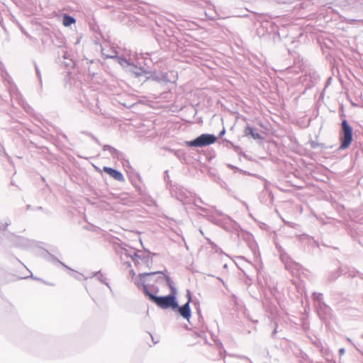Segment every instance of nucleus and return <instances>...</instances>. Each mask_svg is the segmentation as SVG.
I'll return each instance as SVG.
<instances>
[{"instance_id": "21", "label": "nucleus", "mask_w": 363, "mask_h": 363, "mask_svg": "<svg viewBox=\"0 0 363 363\" xmlns=\"http://www.w3.org/2000/svg\"><path fill=\"white\" fill-rule=\"evenodd\" d=\"M345 349H344V348H341V349H340V350H339V354H340V355H342V354H345Z\"/></svg>"}, {"instance_id": "23", "label": "nucleus", "mask_w": 363, "mask_h": 363, "mask_svg": "<svg viewBox=\"0 0 363 363\" xmlns=\"http://www.w3.org/2000/svg\"><path fill=\"white\" fill-rule=\"evenodd\" d=\"M347 340L349 342H350V343L353 344L350 338L347 337Z\"/></svg>"}, {"instance_id": "11", "label": "nucleus", "mask_w": 363, "mask_h": 363, "mask_svg": "<svg viewBox=\"0 0 363 363\" xmlns=\"http://www.w3.org/2000/svg\"><path fill=\"white\" fill-rule=\"evenodd\" d=\"M104 151L108 150L113 157L119 158L121 153L116 149L109 145H104L103 147Z\"/></svg>"}, {"instance_id": "28", "label": "nucleus", "mask_w": 363, "mask_h": 363, "mask_svg": "<svg viewBox=\"0 0 363 363\" xmlns=\"http://www.w3.org/2000/svg\"><path fill=\"white\" fill-rule=\"evenodd\" d=\"M330 363H336L335 362H331Z\"/></svg>"}, {"instance_id": "15", "label": "nucleus", "mask_w": 363, "mask_h": 363, "mask_svg": "<svg viewBox=\"0 0 363 363\" xmlns=\"http://www.w3.org/2000/svg\"><path fill=\"white\" fill-rule=\"evenodd\" d=\"M322 294H317V293H314L313 294V298L315 301H318V302H320L321 300H322Z\"/></svg>"}, {"instance_id": "24", "label": "nucleus", "mask_w": 363, "mask_h": 363, "mask_svg": "<svg viewBox=\"0 0 363 363\" xmlns=\"http://www.w3.org/2000/svg\"><path fill=\"white\" fill-rule=\"evenodd\" d=\"M60 263L61 264H62L63 266H65V267L68 268V267H67V265L64 264H63V263H62L61 262H60Z\"/></svg>"}, {"instance_id": "17", "label": "nucleus", "mask_w": 363, "mask_h": 363, "mask_svg": "<svg viewBox=\"0 0 363 363\" xmlns=\"http://www.w3.org/2000/svg\"><path fill=\"white\" fill-rule=\"evenodd\" d=\"M133 72H134L135 74V75H137V76H140L143 73H145V71L143 68H140V69H138V71H133Z\"/></svg>"}, {"instance_id": "22", "label": "nucleus", "mask_w": 363, "mask_h": 363, "mask_svg": "<svg viewBox=\"0 0 363 363\" xmlns=\"http://www.w3.org/2000/svg\"><path fill=\"white\" fill-rule=\"evenodd\" d=\"M36 72H37V74L38 75V77H40L39 70L37 67H36Z\"/></svg>"}, {"instance_id": "18", "label": "nucleus", "mask_w": 363, "mask_h": 363, "mask_svg": "<svg viewBox=\"0 0 363 363\" xmlns=\"http://www.w3.org/2000/svg\"><path fill=\"white\" fill-rule=\"evenodd\" d=\"M186 298H187V302L186 303H189V304L190 303L191 301V291L190 290H186Z\"/></svg>"}, {"instance_id": "3", "label": "nucleus", "mask_w": 363, "mask_h": 363, "mask_svg": "<svg viewBox=\"0 0 363 363\" xmlns=\"http://www.w3.org/2000/svg\"><path fill=\"white\" fill-rule=\"evenodd\" d=\"M342 135L341 137V145L340 149L344 150L347 148L351 142L352 141V128L349 125L346 120H344L342 122Z\"/></svg>"}, {"instance_id": "5", "label": "nucleus", "mask_w": 363, "mask_h": 363, "mask_svg": "<svg viewBox=\"0 0 363 363\" xmlns=\"http://www.w3.org/2000/svg\"><path fill=\"white\" fill-rule=\"evenodd\" d=\"M172 310L177 311L183 318L189 320L191 315V311L189 303H186L182 306H179L177 303V307L173 308Z\"/></svg>"}, {"instance_id": "26", "label": "nucleus", "mask_w": 363, "mask_h": 363, "mask_svg": "<svg viewBox=\"0 0 363 363\" xmlns=\"http://www.w3.org/2000/svg\"><path fill=\"white\" fill-rule=\"evenodd\" d=\"M131 274H133V275L135 274L133 270H131Z\"/></svg>"}, {"instance_id": "13", "label": "nucleus", "mask_w": 363, "mask_h": 363, "mask_svg": "<svg viewBox=\"0 0 363 363\" xmlns=\"http://www.w3.org/2000/svg\"><path fill=\"white\" fill-rule=\"evenodd\" d=\"M118 61L123 67L131 65L130 62L125 58L118 57Z\"/></svg>"}, {"instance_id": "20", "label": "nucleus", "mask_w": 363, "mask_h": 363, "mask_svg": "<svg viewBox=\"0 0 363 363\" xmlns=\"http://www.w3.org/2000/svg\"><path fill=\"white\" fill-rule=\"evenodd\" d=\"M102 53H103V55H104V56H106V57H108H108H109V58H113V57H115V55H111L106 54V53L104 52V49H102Z\"/></svg>"}, {"instance_id": "27", "label": "nucleus", "mask_w": 363, "mask_h": 363, "mask_svg": "<svg viewBox=\"0 0 363 363\" xmlns=\"http://www.w3.org/2000/svg\"><path fill=\"white\" fill-rule=\"evenodd\" d=\"M225 133V130H223L220 134H223Z\"/></svg>"}, {"instance_id": "16", "label": "nucleus", "mask_w": 363, "mask_h": 363, "mask_svg": "<svg viewBox=\"0 0 363 363\" xmlns=\"http://www.w3.org/2000/svg\"><path fill=\"white\" fill-rule=\"evenodd\" d=\"M94 277H96L101 283H105L103 279V275L100 272L94 273Z\"/></svg>"}, {"instance_id": "1", "label": "nucleus", "mask_w": 363, "mask_h": 363, "mask_svg": "<svg viewBox=\"0 0 363 363\" xmlns=\"http://www.w3.org/2000/svg\"><path fill=\"white\" fill-rule=\"evenodd\" d=\"M149 281L148 279H144V277H141L135 282L138 288L143 291V292L149 297V298L156 303L161 308H169L177 307V301H176V295L169 294L166 296H157L151 293L149 289L147 288L146 282Z\"/></svg>"}, {"instance_id": "8", "label": "nucleus", "mask_w": 363, "mask_h": 363, "mask_svg": "<svg viewBox=\"0 0 363 363\" xmlns=\"http://www.w3.org/2000/svg\"><path fill=\"white\" fill-rule=\"evenodd\" d=\"M145 274V273L140 274L139 275L138 278H137L135 279V283L141 277V276H143L144 277V279H145V280L148 279L149 280V281L145 283V284L147 285V288L148 289V286H149L150 282H152V281L160 282V281H163L164 279H159L157 275H155V276H153V277H147Z\"/></svg>"}, {"instance_id": "6", "label": "nucleus", "mask_w": 363, "mask_h": 363, "mask_svg": "<svg viewBox=\"0 0 363 363\" xmlns=\"http://www.w3.org/2000/svg\"><path fill=\"white\" fill-rule=\"evenodd\" d=\"M117 252L121 255L122 259L123 257H130L133 260L135 261L140 258L139 255L132 248L121 247Z\"/></svg>"}, {"instance_id": "9", "label": "nucleus", "mask_w": 363, "mask_h": 363, "mask_svg": "<svg viewBox=\"0 0 363 363\" xmlns=\"http://www.w3.org/2000/svg\"><path fill=\"white\" fill-rule=\"evenodd\" d=\"M186 192H185L184 190L182 189H179L178 191L175 192V196L177 197V199L180 201L181 202H182L184 204L186 203L188 201H187V195H186Z\"/></svg>"}, {"instance_id": "7", "label": "nucleus", "mask_w": 363, "mask_h": 363, "mask_svg": "<svg viewBox=\"0 0 363 363\" xmlns=\"http://www.w3.org/2000/svg\"><path fill=\"white\" fill-rule=\"evenodd\" d=\"M104 171L108 174L111 177L115 179L117 181L122 182L124 181L123 175L118 170L112 169L111 167H104Z\"/></svg>"}, {"instance_id": "4", "label": "nucleus", "mask_w": 363, "mask_h": 363, "mask_svg": "<svg viewBox=\"0 0 363 363\" xmlns=\"http://www.w3.org/2000/svg\"><path fill=\"white\" fill-rule=\"evenodd\" d=\"M147 277H153L155 275L158 276L159 279H164L166 280L167 286L170 289V294L177 295V291L176 287L174 286V284L171 278L167 275H165L162 272H155L145 274Z\"/></svg>"}, {"instance_id": "14", "label": "nucleus", "mask_w": 363, "mask_h": 363, "mask_svg": "<svg viewBox=\"0 0 363 363\" xmlns=\"http://www.w3.org/2000/svg\"><path fill=\"white\" fill-rule=\"evenodd\" d=\"M71 276H72L74 278L80 280L83 277V275L81 274H79L74 271L72 270V273L71 274Z\"/></svg>"}, {"instance_id": "12", "label": "nucleus", "mask_w": 363, "mask_h": 363, "mask_svg": "<svg viewBox=\"0 0 363 363\" xmlns=\"http://www.w3.org/2000/svg\"><path fill=\"white\" fill-rule=\"evenodd\" d=\"M74 22H75V19L73 17H72L70 16H68V15L64 16V17H63V25L65 26H69L72 23H74Z\"/></svg>"}, {"instance_id": "10", "label": "nucleus", "mask_w": 363, "mask_h": 363, "mask_svg": "<svg viewBox=\"0 0 363 363\" xmlns=\"http://www.w3.org/2000/svg\"><path fill=\"white\" fill-rule=\"evenodd\" d=\"M245 135H250L254 139H260L261 135L258 133H255L250 125H247L245 128Z\"/></svg>"}, {"instance_id": "19", "label": "nucleus", "mask_w": 363, "mask_h": 363, "mask_svg": "<svg viewBox=\"0 0 363 363\" xmlns=\"http://www.w3.org/2000/svg\"><path fill=\"white\" fill-rule=\"evenodd\" d=\"M320 351L323 355L328 356L329 354V350L328 349H321Z\"/></svg>"}, {"instance_id": "25", "label": "nucleus", "mask_w": 363, "mask_h": 363, "mask_svg": "<svg viewBox=\"0 0 363 363\" xmlns=\"http://www.w3.org/2000/svg\"><path fill=\"white\" fill-rule=\"evenodd\" d=\"M131 274H133V275L135 274L133 270H131Z\"/></svg>"}, {"instance_id": "2", "label": "nucleus", "mask_w": 363, "mask_h": 363, "mask_svg": "<svg viewBox=\"0 0 363 363\" xmlns=\"http://www.w3.org/2000/svg\"><path fill=\"white\" fill-rule=\"evenodd\" d=\"M216 140V138L213 135L202 134L193 140L186 141L185 144L188 147H202L213 144Z\"/></svg>"}]
</instances>
